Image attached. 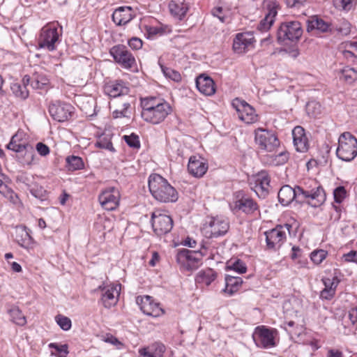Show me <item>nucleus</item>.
<instances>
[{
    "label": "nucleus",
    "mask_w": 357,
    "mask_h": 357,
    "mask_svg": "<svg viewBox=\"0 0 357 357\" xmlns=\"http://www.w3.org/2000/svg\"><path fill=\"white\" fill-rule=\"evenodd\" d=\"M279 202L284 206H287L294 200L303 202L307 199V204L312 207H318L326 201V193L323 188L318 185L310 190H304L299 186L294 188L289 185L282 186L278 192Z\"/></svg>",
    "instance_id": "obj_1"
},
{
    "label": "nucleus",
    "mask_w": 357,
    "mask_h": 357,
    "mask_svg": "<svg viewBox=\"0 0 357 357\" xmlns=\"http://www.w3.org/2000/svg\"><path fill=\"white\" fill-rule=\"evenodd\" d=\"M148 185L151 194L158 202L167 203L177 201L178 192L176 189L160 175L151 174Z\"/></svg>",
    "instance_id": "obj_2"
},
{
    "label": "nucleus",
    "mask_w": 357,
    "mask_h": 357,
    "mask_svg": "<svg viewBox=\"0 0 357 357\" xmlns=\"http://www.w3.org/2000/svg\"><path fill=\"white\" fill-rule=\"evenodd\" d=\"M337 156L344 161H351L357 155V139L350 132L342 133L338 139Z\"/></svg>",
    "instance_id": "obj_3"
},
{
    "label": "nucleus",
    "mask_w": 357,
    "mask_h": 357,
    "mask_svg": "<svg viewBox=\"0 0 357 357\" xmlns=\"http://www.w3.org/2000/svg\"><path fill=\"white\" fill-rule=\"evenodd\" d=\"M207 249L205 244H202L201 249L198 251L182 249L176 255V261L184 269L192 271L197 269L201 264L202 258L206 255Z\"/></svg>",
    "instance_id": "obj_4"
},
{
    "label": "nucleus",
    "mask_w": 357,
    "mask_h": 357,
    "mask_svg": "<svg viewBox=\"0 0 357 357\" xmlns=\"http://www.w3.org/2000/svg\"><path fill=\"white\" fill-rule=\"evenodd\" d=\"M20 133L17 132L7 144L6 148L9 150L19 153L18 160L23 165H31L34 158V149L29 143L22 144L20 142Z\"/></svg>",
    "instance_id": "obj_5"
},
{
    "label": "nucleus",
    "mask_w": 357,
    "mask_h": 357,
    "mask_svg": "<svg viewBox=\"0 0 357 357\" xmlns=\"http://www.w3.org/2000/svg\"><path fill=\"white\" fill-rule=\"evenodd\" d=\"M171 112L172 107L169 104L162 101V105H157L156 107L145 105V109L142 111L141 116L146 122L158 124L163 121Z\"/></svg>",
    "instance_id": "obj_6"
},
{
    "label": "nucleus",
    "mask_w": 357,
    "mask_h": 357,
    "mask_svg": "<svg viewBox=\"0 0 357 357\" xmlns=\"http://www.w3.org/2000/svg\"><path fill=\"white\" fill-rule=\"evenodd\" d=\"M302 34L301 24L298 21L282 23L277 33L278 40L280 42H284L286 40L296 41L301 37Z\"/></svg>",
    "instance_id": "obj_7"
},
{
    "label": "nucleus",
    "mask_w": 357,
    "mask_h": 357,
    "mask_svg": "<svg viewBox=\"0 0 357 357\" xmlns=\"http://www.w3.org/2000/svg\"><path fill=\"white\" fill-rule=\"evenodd\" d=\"M291 225L284 224L278 225L275 228L265 232L267 247L270 249H278L286 239L287 231L290 234Z\"/></svg>",
    "instance_id": "obj_8"
},
{
    "label": "nucleus",
    "mask_w": 357,
    "mask_h": 357,
    "mask_svg": "<svg viewBox=\"0 0 357 357\" xmlns=\"http://www.w3.org/2000/svg\"><path fill=\"white\" fill-rule=\"evenodd\" d=\"M229 223L227 220L220 218H213L204 224L202 234L206 238H217L225 235L229 230Z\"/></svg>",
    "instance_id": "obj_9"
},
{
    "label": "nucleus",
    "mask_w": 357,
    "mask_h": 357,
    "mask_svg": "<svg viewBox=\"0 0 357 357\" xmlns=\"http://www.w3.org/2000/svg\"><path fill=\"white\" fill-rule=\"evenodd\" d=\"M59 35L57 28L53 24H48L43 26L40 31L38 38L40 48H45L49 51L55 50V43L59 40Z\"/></svg>",
    "instance_id": "obj_10"
},
{
    "label": "nucleus",
    "mask_w": 357,
    "mask_h": 357,
    "mask_svg": "<svg viewBox=\"0 0 357 357\" xmlns=\"http://www.w3.org/2000/svg\"><path fill=\"white\" fill-rule=\"evenodd\" d=\"M151 223L153 231L158 236L165 235L169 233L173 227L172 218L160 211L153 212L151 215Z\"/></svg>",
    "instance_id": "obj_11"
},
{
    "label": "nucleus",
    "mask_w": 357,
    "mask_h": 357,
    "mask_svg": "<svg viewBox=\"0 0 357 357\" xmlns=\"http://www.w3.org/2000/svg\"><path fill=\"white\" fill-rule=\"evenodd\" d=\"M255 142L261 150L271 152L279 144L275 134L268 130L258 128L255 131Z\"/></svg>",
    "instance_id": "obj_12"
},
{
    "label": "nucleus",
    "mask_w": 357,
    "mask_h": 357,
    "mask_svg": "<svg viewBox=\"0 0 357 357\" xmlns=\"http://www.w3.org/2000/svg\"><path fill=\"white\" fill-rule=\"evenodd\" d=\"M232 107L236 110L238 118L247 124H250L257 121L254 108L245 100L236 98L232 101Z\"/></svg>",
    "instance_id": "obj_13"
},
{
    "label": "nucleus",
    "mask_w": 357,
    "mask_h": 357,
    "mask_svg": "<svg viewBox=\"0 0 357 357\" xmlns=\"http://www.w3.org/2000/svg\"><path fill=\"white\" fill-rule=\"evenodd\" d=\"M275 333L274 330L258 326L255 330L252 338L258 347L267 349L275 345Z\"/></svg>",
    "instance_id": "obj_14"
},
{
    "label": "nucleus",
    "mask_w": 357,
    "mask_h": 357,
    "mask_svg": "<svg viewBox=\"0 0 357 357\" xmlns=\"http://www.w3.org/2000/svg\"><path fill=\"white\" fill-rule=\"evenodd\" d=\"M98 200L105 209L108 211L114 210L119 204L120 192L114 187L107 188L99 195Z\"/></svg>",
    "instance_id": "obj_15"
},
{
    "label": "nucleus",
    "mask_w": 357,
    "mask_h": 357,
    "mask_svg": "<svg viewBox=\"0 0 357 357\" xmlns=\"http://www.w3.org/2000/svg\"><path fill=\"white\" fill-rule=\"evenodd\" d=\"M109 52L115 61L125 68H131L135 64L134 56L123 45L114 46Z\"/></svg>",
    "instance_id": "obj_16"
},
{
    "label": "nucleus",
    "mask_w": 357,
    "mask_h": 357,
    "mask_svg": "<svg viewBox=\"0 0 357 357\" xmlns=\"http://www.w3.org/2000/svg\"><path fill=\"white\" fill-rule=\"evenodd\" d=\"M264 8L266 10L265 17L261 20L257 29L261 31H266L272 26L278 13V4L275 0H265Z\"/></svg>",
    "instance_id": "obj_17"
},
{
    "label": "nucleus",
    "mask_w": 357,
    "mask_h": 357,
    "mask_svg": "<svg viewBox=\"0 0 357 357\" xmlns=\"http://www.w3.org/2000/svg\"><path fill=\"white\" fill-rule=\"evenodd\" d=\"M136 303L145 314L158 317L164 314V310L160 307L159 303H155L149 296H137Z\"/></svg>",
    "instance_id": "obj_18"
},
{
    "label": "nucleus",
    "mask_w": 357,
    "mask_h": 357,
    "mask_svg": "<svg viewBox=\"0 0 357 357\" xmlns=\"http://www.w3.org/2000/svg\"><path fill=\"white\" fill-rule=\"evenodd\" d=\"M98 289L102 291L101 301L106 308H109L116 304L120 295V284L99 286Z\"/></svg>",
    "instance_id": "obj_19"
},
{
    "label": "nucleus",
    "mask_w": 357,
    "mask_h": 357,
    "mask_svg": "<svg viewBox=\"0 0 357 357\" xmlns=\"http://www.w3.org/2000/svg\"><path fill=\"white\" fill-rule=\"evenodd\" d=\"M255 38L251 32L238 33L233 41V50L237 54L245 53L253 46Z\"/></svg>",
    "instance_id": "obj_20"
},
{
    "label": "nucleus",
    "mask_w": 357,
    "mask_h": 357,
    "mask_svg": "<svg viewBox=\"0 0 357 357\" xmlns=\"http://www.w3.org/2000/svg\"><path fill=\"white\" fill-rule=\"evenodd\" d=\"M49 112L54 120L62 122L71 116L73 107L67 103L56 102L50 105Z\"/></svg>",
    "instance_id": "obj_21"
},
{
    "label": "nucleus",
    "mask_w": 357,
    "mask_h": 357,
    "mask_svg": "<svg viewBox=\"0 0 357 357\" xmlns=\"http://www.w3.org/2000/svg\"><path fill=\"white\" fill-rule=\"evenodd\" d=\"M208 164L203 158L199 155H192L190 158L188 170L192 176L201 178L206 174Z\"/></svg>",
    "instance_id": "obj_22"
},
{
    "label": "nucleus",
    "mask_w": 357,
    "mask_h": 357,
    "mask_svg": "<svg viewBox=\"0 0 357 357\" xmlns=\"http://www.w3.org/2000/svg\"><path fill=\"white\" fill-rule=\"evenodd\" d=\"M270 181L268 173L262 171L254 178V185H252V183L250 182L251 189H252L258 196L265 197L268 192Z\"/></svg>",
    "instance_id": "obj_23"
},
{
    "label": "nucleus",
    "mask_w": 357,
    "mask_h": 357,
    "mask_svg": "<svg viewBox=\"0 0 357 357\" xmlns=\"http://www.w3.org/2000/svg\"><path fill=\"white\" fill-rule=\"evenodd\" d=\"M292 136L296 150L298 152H306L309 149V142L304 128L299 126H296L292 130Z\"/></svg>",
    "instance_id": "obj_24"
},
{
    "label": "nucleus",
    "mask_w": 357,
    "mask_h": 357,
    "mask_svg": "<svg viewBox=\"0 0 357 357\" xmlns=\"http://www.w3.org/2000/svg\"><path fill=\"white\" fill-rule=\"evenodd\" d=\"M135 16V11L130 6H122L116 8L112 14L114 22L119 25H125Z\"/></svg>",
    "instance_id": "obj_25"
},
{
    "label": "nucleus",
    "mask_w": 357,
    "mask_h": 357,
    "mask_svg": "<svg viewBox=\"0 0 357 357\" xmlns=\"http://www.w3.org/2000/svg\"><path fill=\"white\" fill-rule=\"evenodd\" d=\"M237 197L238 199L234 202L235 208L248 214L252 213L258 209L257 204L252 199L243 195V192H239Z\"/></svg>",
    "instance_id": "obj_26"
},
{
    "label": "nucleus",
    "mask_w": 357,
    "mask_h": 357,
    "mask_svg": "<svg viewBox=\"0 0 357 357\" xmlns=\"http://www.w3.org/2000/svg\"><path fill=\"white\" fill-rule=\"evenodd\" d=\"M15 240L21 247L24 248H29L33 243V240L29 232L24 226H19L16 227Z\"/></svg>",
    "instance_id": "obj_27"
},
{
    "label": "nucleus",
    "mask_w": 357,
    "mask_h": 357,
    "mask_svg": "<svg viewBox=\"0 0 357 357\" xmlns=\"http://www.w3.org/2000/svg\"><path fill=\"white\" fill-rule=\"evenodd\" d=\"M307 31L308 32L314 29H317L323 33L331 31V24L324 21L317 16L311 17L309 20H307Z\"/></svg>",
    "instance_id": "obj_28"
},
{
    "label": "nucleus",
    "mask_w": 357,
    "mask_h": 357,
    "mask_svg": "<svg viewBox=\"0 0 357 357\" xmlns=\"http://www.w3.org/2000/svg\"><path fill=\"white\" fill-rule=\"evenodd\" d=\"M170 13L179 20H181L186 14L188 6L184 0H172L169 3Z\"/></svg>",
    "instance_id": "obj_29"
},
{
    "label": "nucleus",
    "mask_w": 357,
    "mask_h": 357,
    "mask_svg": "<svg viewBox=\"0 0 357 357\" xmlns=\"http://www.w3.org/2000/svg\"><path fill=\"white\" fill-rule=\"evenodd\" d=\"M165 347L162 343L156 342L147 350L146 348L139 349V353L144 357H164Z\"/></svg>",
    "instance_id": "obj_30"
},
{
    "label": "nucleus",
    "mask_w": 357,
    "mask_h": 357,
    "mask_svg": "<svg viewBox=\"0 0 357 357\" xmlns=\"http://www.w3.org/2000/svg\"><path fill=\"white\" fill-rule=\"evenodd\" d=\"M242 283L243 280L241 278L227 275L225 277V288L224 289V291L229 295H232L238 290Z\"/></svg>",
    "instance_id": "obj_31"
},
{
    "label": "nucleus",
    "mask_w": 357,
    "mask_h": 357,
    "mask_svg": "<svg viewBox=\"0 0 357 357\" xmlns=\"http://www.w3.org/2000/svg\"><path fill=\"white\" fill-rule=\"evenodd\" d=\"M216 278L215 272L211 268L200 271L196 277L198 283L209 285Z\"/></svg>",
    "instance_id": "obj_32"
},
{
    "label": "nucleus",
    "mask_w": 357,
    "mask_h": 357,
    "mask_svg": "<svg viewBox=\"0 0 357 357\" xmlns=\"http://www.w3.org/2000/svg\"><path fill=\"white\" fill-rule=\"evenodd\" d=\"M339 50L345 59L349 61H353L356 57L354 50L357 51V43L347 42L342 43Z\"/></svg>",
    "instance_id": "obj_33"
},
{
    "label": "nucleus",
    "mask_w": 357,
    "mask_h": 357,
    "mask_svg": "<svg viewBox=\"0 0 357 357\" xmlns=\"http://www.w3.org/2000/svg\"><path fill=\"white\" fill-rule=\"evenodd\" d=\"M195 82L197 89H215L213 79L205 74L199 75Z\"/></svg>",
    "instance_id": "obj_34"
},
{
    "label": "nucleus",
    "mask_w": 357,
    "mask_h": 357,
    "mask_svg": "<svg viewBox=\"0 0 357 357\" xmlns=\"http://www.w3.org/2000/svg\"><path fill=\"white\" fill-rule=\"evenodd\" d=\"M8 313L13 322L19 326H24L26 323L25 316L17 307H13L9 310Z\"/></svg>",
    "instance_id": "obj_35"
},
{
    "label": "nucleus",
    "mask_w": 357,
    "mask_h": 357,
    "mask_svg": "<svg viewBox=\"0 0 357 357\" xmlns=\"http://www.w3.org/2000/svg\"><path fill=\"white\" fill-rule=\"evenodd\" d=\"M67 168L70 171H76L84 167V162L80 157L71 155L66 158Z\"/></svg>",
    "instance_id": "obj_36"
},
{
    "label": "nucleus",
    "mask_w": 357,
    "mask_h": 357,
    "mask_svg": "<svg viewBox=\"0 0 357 357\" xmlns=\"http://www.w3.org/2000/svg\"><path fill=\"white\" fill-rule=\"evenodd\" d=\"M306 112L310 117H317L321 112V106L315 100L309 101L305 106Z\"/></svg>",
    "instance_id": "obj_37"
},
{
    "label": "nucleus",
    "mask_w": 357,
    "mask_h": 357,
    "mask_svg": "<svg viewBox=\"0 0 357 357\" xmlns=\"http://www.w3.org/2000/svg\"><path fill=\"white\" fill-rule=\"evenodd\" d=\"M340 79L348 83H352L357 79V71L351 68H345L341 72Z\"/></svg>",
    "instance_id": "obj_38"
},
{
    "label": "nucleus",
    "mask_w": 357,
    "mask_h": 357,
    "mask_svg": "<svg viewBox=\"0 0 357 357\" xmlns=\"http://www.w3.org/2000/svg\"><path fill=\"white\" fill-rule=\"evenodd\" d=\"M55 320L57 324L63 331H68L71 328V320L63 315L58 314L55 317Z\"/></svg>",
    "instance_id": "obj_39"
},
{
    "label": "nucleus",
    "mask_w": 357,
    "mask_h": 357,
    "mask_svg": "<svg viewBox=\"0 0 357 357\" xmlns=\"http://www.w3.org/2000/svg\"><path fill=\"white\" fill-rule=\"evenodd\" d=\"M327 252L324 250H314L311 253L310 257L312 261L316 264H321L323 260L326 258Z\"/></svg>",
    "instance_id": "obj_40"
},
{
    "label": "nucleus",
    "mask_w": 357,
    "mask_h": 357,
    "mask_svg": "<svg viewBox=\"0 0 357 357\" xmlns=\"http://www.w3.org/2000/svg\"><path fill=\"white\" fill-rule=\"evenodd\" d=\"M123 138L129 146L135 149L139 148L140 142L137 135L132 133L130 135H124Z\"/></svg>",
    "instance_id": "obj_41"
},
{
    "label": "nucleus",
    "mask_w": 357,
    "mask_h": 357,
    "mask_svg": "<svg viewBox=\"0 0 357 357\" xmlns=\"http://www.w3.org/2000/svg\"><path fill=\"white\" fill-rule=\"evenodd\" d=\"M162 70L165 77L175 82H179L181 79V75L178 72L171 68L163 67L162 68Z\"/></svg>",
    "instance_id": "obj_42"
},
{
    "label": "nucleus",
    "mask_w": 357,
    "mask_h": 357,
    "mask_svg": "<svg viewBox=\"0 0 357 357\" xmlns=\"http://www.w3.org/2000/svg\"><path fill=\"white\" fill-rule=\"evenodd\" d=\"M347 191L343 186H339L334 190L333 196L335 202L341 203L346 197Z\"/></svg>",
    "instance_id": "obj_43"
},
{
    "label": "nucleus",
    "mask_w": 357,
    "mask_h": 357,
    "mask_svg": "<svg viewBox=\"0 0 357 357\" xmlns=\"http://www.w3.org/2000/svg\"><path fill=\"white\" fill-rule=\"evenodd\" d=\"M229 268L232 269L239 274L244 273L247 271L245 264L241 260L237 259L231 265L227 266Z\"/></svg>",
    "instance_id": "obj_44"
},
{
    "label": "nucleus",
    "mask_w": 357,
    "mask_h": 357,
    "mask_svg": "<svg viewBox=\"0 0 357 357\" xmlns=\"http://www.w3.org/2000/svg\"><path fill=\"white\" fill-rule=\"evenodd\" d=\"M323 283L325 286V289H333V290H335L337 286L338 285L340 280L337 277L333 276L332 279L328 278H324L322 279Z\"/></svg>",
    "instance_id": "obj_45"
},
{
    "label": "nucleus",
    "mask_w": 357,
    "mask_h": 357,
    "mask_svg": "<svg viewBox=\"0 0 357 357\" xmlns=\"http://www.w3.org/2000/svg\"><path fill=\"white\" fill-rule=\"evenodd\" d=\"M163 100H158L155 97H149L142 99V110L145 109V105H149L153 107H156L157 105H162Z\"/></svg>",
    "instance_id": "obj_46"
},
{
    "label": "nucleus",
    "mask_w": 357,
    "mask_h": 357,
    "mask_svg": "<svg viewBox=\"0 0 357 357\" xmlns=\"http://www.w3.org/2000/svg\"><path fill=\"white\" fill-rule=\"evenodd\" d=\"M96 145L99 148L107 149L112 152L115 151L111 141L106 137L99 139Z\"/></svg>",
    "instance_id": "obj_47"
},
{
    "label": "nucleus",
    "mask_w": 357,
    "mask_h": 357,
    "mask_svg": "<svg viewBox=\"0 0 357 357\" xmlns=\"http://www.w3.org/2000/svg\"><path fill=\"white\" fill-rule=\"evenodd\" d=\"M211 13L212 15L217 17L221 22L224 23L228 22L229 17L225 13H224V10L222 7L214 8Z\"/></svg>",
    "instance_id": "obj_48"
},
{
    "label": "nucleus",
    "mask_w": 357,
    "mask_h": 357,
    "mask_svg": "<svg viewBox=\"0 0 357 357\" xmlns=\"http://www.w3.org/2000/svg\"><path fill=\"white\" fill-rule=\"evenodd\" d=\"M307 0H286L287 6L294 9H301L307 3Z\"/></svg>",
    "instance_id": "obj_49"
},
{
    "label": "nucleus",
    "mask_w": 357,
    "mask_h": 357,
    "mask_svg": "<svg viewBox=\"0 0 357 357\" xmlns=\"http://www.w3.org/2000/svg\"><path fill=\"white\" fill-rule=\"evenodd\" d=\"M50 347L54 349L56 351L59 352L60 354H63L64 355L61 354L60 357H67V354L69 353L68 351V347L67 344H61L59 345L56 343H51L50 344Z\"/></svg>",
    "instance_id": "obj_50"
},
{
    "label": "nucleus",
    "mask_w": 357,
    "mask_h": 357,
    "mask_svg": "<svg viewBox=\"0 0 357 357\" xmlns=\"http://www.w3.org/2000/svg\"><path fill=\"white\" fill-rule=\"evenodd\" d=\"M336 29L342 35L347 36L351 32V24L348 22H343Z\"/></svg>",
    "instance_id": "obj_51"
},
{
    "label": "nucleus",
    "mask_w": 357,
    "mask_h": 357,
    "mask_svg": "<svg viewBox=\"0 0 357 357\" xmlns=\"http://www.w3.org/2000/svg\"><path fill=\"white\" fill-rule=\"evenodd\" d=\"M36 150L38 152V153L42 156H46L50 153L49 147L42 142H38L36 144Z\"/></svg>",
    "instance_id": "obj_52"
},
{
    "label": "nucleus",
    "mask_w": 357,
    "mask_h": 357,
    "mask_svg": "<svg viewBox=\"0 0 357 357\" xmlns=\"http://www.w3.org/2000/svg\"><path fill=\"white\" fill-rule=\"evenodd\" d=\"M129 46L134 50H139L142 47V40L139 38L133 37L128 41Z\"/></svg>",
    "instance_id": "obj_53"
},
{
    "label": "nucleus",
    "mask_w": 357,
    "mask_h": 357,
    "mask_svg": "<svg viewBox=\"0 0 357 357\" xmlns=\"http://www.w3.org/2000/svg\"><path fill=\"white\" fill-rule=\"evenodd\" d=\"M344 261L349 262H354L357 264V252L351 251L347 254L343 255Z\"/></svg>",
    "instance_id": "obj_54"
},
{
    "label": "nucleus",
    "mask_w": 357,
    "mask_h": 357,
    "mask_svg": "<svg viewBox=\"0 0 357 357\" xmlns=\"http://www.w3.org/2000/svg\"><path fill=\"white\" fill-rule=\"evenodd\" d=\"M118 91H109L108 93V96L110 97H112L114 98V103L117 104L119 102V98H126V94L119 92L117 93Z\"/></svg>",
    "instance_id": "obj_55"
},
{
    "label": "nucleus",
    "mask_w": 357,
    "mask_h": 357,
    "mask_svg": "<svg viewBox=\"0 0 357 357\" xmlns=\"http://www.w3.org/2000/svg\"><path fill=\"white\" fill-rule=\"evenodd\" d=\"M335 290H333V289H324L321 291V297L324 299L329 300L333 297L335 295Z\"/></svg>",
    "instance_id": "obj_56"
},
{
    "label": "nucleus",
    "mask_w": 357,
    "mask_h": 357,
    "mask_svg": "<svg viewBox=\"0 0 357 357\" xmlns=\"http://www.w3.org/2000/svg\"><path fill=\"white\" fill-rule=\"evenodd\" d=\"M277 165H282L288 160V154L286 153H280L275 157Z\"/></svg>",
    "instance_id": "obj_57"
},
{
    "label": "nucleus",
    "mask_w": 357,
    "mask_h": 357,
    "mask_svg": "<svg viewBox=\"0 0 357 357\" xmlns=\"http://www.w3.org/2000/svg\"><path fill=\"white\" fill-rule=\"evenodd\" d=\"M100 223L102 225L103 229L110 231L112 228V221L110 219L104 218L100 220Z\"/></svg>",
    "instance_id": "obj_58"
},
{
    "label": "nucleus",
    "mask_w": 357,
    "mask_h": 357,
    "mask_svg": "<svg viewBox=\"0 0 357 357\" xmlns=\"http://www.w3.org/2000/svg\"><path fill=\"white\" fill-rule=\"evenodd\" d=\"M349 318L353 324L357 322V306L349 312Z\"/></svg>",
    "instance_id": "obj_59"
},
{
    "label": "nucleus",
    "mask_w": 357,
    "mask_h": 357,
    "mask_svg": "<svg viewBox=\"0 0 357 357\" xmlns=\"http://www.w3.org/2000/svg\"><path fill=\"white\" fill-rule=\"evenodd\" d=\"M15 97L22 100L26 99L29 96V91H13Z\"/></svg>",
    "instance_id": "obj_60"
},
{
    "label": "nucleus",
    "mask_w": 357,
    "mask_h": 357,
    "mask_svg": "<svg viewBox=\"0 0 357 357\" xmlns=\"http://www.w3.org/2000/svg\"><path fill=\"white\" fill-rule=\"evenodd\" d=\"M147 31H148L149 34L151 35V36L162 33V29L160 28L155 27V26H149L147 29Z\"/></svg>",
    "instance_id": "obj_61"
},
{
    "label": "nucleus",
    "mask_w": 357,
    "mask_h": 357,
    "mask_svg": "<svg viewBox=\"0 0 357 357\" xmlns=\"http://www.w3.org/2000/svg\"><path fill=\"white\" fill-rule=\"evenodd\" d=\"M127 116L126 112L123 109H116L113 112L114 118L126 117Z\"/></svg>",
    "instance_id": "obj_62"
},
{
    "label": "nucleus",
    "mask_w": 357,
    "mask_h": 357,
    "mask_svg": "<svg viewBox=\"0 0 357 357\" xmlns=\"http://www.w3.org/2000/svg\"><path fill=\"white\" fill-rule=\"evenodd\" d=\"M196 244V241L190 237H187L184 241V245L188 246L190 248H195Z\"/></svg>",
    "instance_id": "obj_63"
},
{
    "label": "nucleus",
    "mask_w": 357,
    "mask_h": 357,
    "mask_svg": "<svg viewBox=\"0 0 357 357\" xmlns=\"http://www.w3.org/2000/svg\"><path fill=\"white\" fill-rule=\"evenodd\" d=\"M328 357H342V354L339 351L330 350L328 353Z\"/></svg>",
    "instance_id": "obj_64"
}]
</instances>
